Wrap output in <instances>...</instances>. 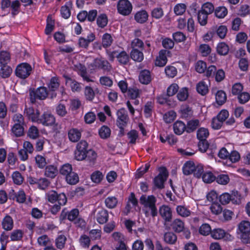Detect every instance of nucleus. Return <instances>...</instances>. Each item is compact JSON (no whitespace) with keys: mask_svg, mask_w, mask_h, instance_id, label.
Masks as SVG:
<instances>
[{"mask_svg":"<svg viewBox=\"0 0 250 250\" xmlns=\"http://www.w3.org/2000/svg\"><path fill=\"white\" fill-rule=\"evenodd\" d=\"M12 132L17 137H20L23 134V128L22 125L14 124L12 129Z\"/></svg>","mask_w":250,"mask_h":250,"instance_id":"55","label":"nucleus"},{"mask_svg":"<svg viewBox=\"0 0 250 250\" xmlns=\"http://www.w3.org/2000/svg\"><path fill=\"white\" fill-rule=\"evenodd\" d=\"M117 59L120 63L126 64L129 62V57L125 51H118Z\"/></svg>","mask_w":250,"mask_h":250,"instance_id":"30","label":"nucleus"},{"mask_svg":"<svg viewBox=\"0 0 250 250\" xmlns=\"http://www.w3.org/2000/svg\"><path fill=\"white\" fill-rule=\"evenodd\" d=\"M58 173V169L56 167L52 165L47 166L45 169V175L48 177L53 178Z\"/></svg>","mask_w":250,"mask_h":250,"instance_id":"27","label":"nucleus"},{"mask_svg":"<svg viewBox=\"0 0 250 250\" xmlns=\"http://www.w3.org/2000/svg\"><path fill=\"white\" fill-rule=\"evenodd\" d=\"M23 235V231L21 229H15L13 230L10 234V239L11 241H16L21 240Z\"/></svg>","mask_w":250,"mask_h":250,"instance_id":"37","label":"nucleus"},{"mask_svg":"<svg viewBox=\"0 0 250 250\" xmlns=\"http://www.w3.org/2000/svg\"><path fill=\"white\" fill-rule=\"evenodd\" d=\"M95 39V35L93 33H90L86 38L80 37L79 39L78 44L81 47L86 48L89 43Z\"/></svg>","mask_w":250,"mask_h":250,"instance_id":"13","label":"nucleus"},{"mask_svg":"<svg viewBox=\"0 0 250 250\" xmlns=\"http://www.w3.org/2000/svg\"><path fill=\"white\" fill-rule=\"evenodd\" d=\"M104 203L107 208H113L116 207L118 204V200L114 196H109L105 199Z\"/></svg>","mask_w":250,"mask_h":250,"instance_id":"35","label":"nucleus"},{"mask_svg":"<svg viewBox=\"0 0 250 250\" xmlns=\"http://www.w3.org/2000/svg\"><path fill=\"white\" fill-rule=\"evenodd\" d=\"M97 221L100 224H103L105 223L108 219V211L104 209L99 210L97 214Z\"/></svg>","mask_w":250,"mask_h":250,"instance_id":"18","label":"nucleus"},{"mask_svg":"<svg viewBox=\"0 0 250 250\" xmlns=\"http://www.w3.org/2000/svg\"><path fill=\"white\" fill-rule=\"evenodd\" d=\"M187 5L184 3H178L174 7V12L177 15H182L186 11Z\"/></svg>","mask_w":250,"mask_h":250,"instance_id":"42","label":"nucleus"},{"mask_svg":"<svg viewBox=\"0 0 250 250\" xmlns=\"http://www.w3.org/2000/svg\"><path fill=\"white\" fill-rule=\"evenodd\" d=\"M222 213V216L220 217V221L222 222H226L231 220L233 212L229 209H224L222 211H220Z\"/></svg>","mask_w":250,"mask_h":250,"instance_id":"22","label":"nucleus"},{"mask_svg":"<svg viewBox=\"0 0 250 250\" xmlns=\"http://www.w3.org/2000/svg\"><path fill=\"white\" fill-rule=\"evenodd\" d=\"M72 171V166L69 164H64L60 169V173L65 177Z\"/></svg>","mask_w":250,"mask_h":250,"instance_id":"44","label":"nucleus"},{"mask_svg":"<svg viewBox=\"0 0 250 250\" xmlns=\"http://www.w3.org/2000/svg\"><path fill=\"white\" fill-rule=\"evenodd\" d=\"M188 96V90L186 87L182 88L177 95L178 99L181 101H184L186 100Z\"/></svg>","mask_w":250,"mask_h":250,"instance_id":"54","label":"nucleus"},{"mask_svg":"<svg viewBox=\"0 0 250 250\" xmlns=\"http://www.w3.org/2000/svg\"><path fill=\"white\" fill-rule=\"evenodd\" d=\"M169 53V51L166 50H162L159 52V56L155 60V65L158 66L163 67L165 66L167 62V55Z\"/></svg>","mask_w":250,"mask_h":250,"instance_id":"12","label":"nucleus"},{"mask_svg":"<svg viewBox=\"0 0 250 250\" xmlns=\"http://www.w3.org/2000/svg\"><path fill=\"white\" fill-rule=\"evenodd\" d=\"M199 122L198 120H191L188 123L186 130L188 132H191L195 130L199 125Z\"/></svg>","mask_w":250,"mask_h":250,"instance_id":"51","label":"nucleus"},{"mask_svg":"<svg viewBox=\"0 0 250 250\" xmlns=\"http://www.w3.org/2000/svg\"><path fill=\"white\" fill-rule=\"evenodd\" d=\"M165 73L168 77L173 78L177 74V69L173 66H167L165 68Z\"/></svg>","mask_w":250,"mask_h":250,"instance_id":"63","label":"nucleus"},{"mask_svg":"<svg viewBox=\"0 0 250 250\" xmlns=\"http://www.w3.org/2000/svg\"><path fill=\"white\" fill-rule=\"evenodd\" d=\"M12 72V68L6 65L2 64L0 71V75L3 78H6L10 76Z\"/></svg>","mask_w":250,"mask_h":250,"instance_id":"39","label":"nucleus"},{"mask_svg":"<svg viewBox=\"0 0 250 250\" xmlns=\"http://www.w3.org/2000/svg\"><path fill=\"white\" fill-rule=\"evenodd\" d=\"M79 243L82 247L88 248L90 244V238L86 235H83L79 238Z\"/></svg>","mask_w":250,"mask_h":250,"instance_id":"52","label":"nucleus"},{"mask_svg":"<svg viewBox=\"0 0 250 250\" xmlns=\"http://www.w3.org/2000/svg\"><path fill=\"white\" fill-rule=\"evenodd\" d=\"M238 228L241 233L249 232L250 231V222L247 221H243L239 224Z\"/></svg>","mask_w":250,"mask_h":250,"instance_id":"48","label":"nucleus"},{"mask_svg":"<svg viewBox=\"0 0 250 250\" xmlns=\"http://www.w3.org/2000/svg\"><path fill=\"white\" fill-rule=\"evenodd\" d=\"M140 204L143 206L142 210L146 217H154L157 215L156 206V198L153 195H142L140 198Z\"/></svg>","mask_w":250,"mask_h":250,"instance_id":"1","label":"nucleus"},{"mask_svg":"<svg viewBox=\"0 0 250 250\" xmlns=\"http://www.w3.org/2000/svg\"><path fill=\"white\" fill-rule=\"evenodd\" d=\"M66 241V237L65 235L61 234L58 236L55 240V245L56 247L60 250L64 248Z\"/></svg>","mask_w":250,"mask_h":250,"instance_id":"31","label":"nucleus"},{"mask_svg":"<svg viewBox=\"0 0 250 250\" xmlns=\"http://www.w3.org/2000/svg\"><path fill=\"white\" fill-rule=\"evenodd\" d=\"M56 111L57 114L61 117L65 116L67 113L65 105L62 103L57 106Z\"/></svg>","mask_w":250,"mask_h":250,"instance_id":"59","label":"nucleus"},{"mask_svg":"<svg viewBox=\"0 0 250 250\" xmlns=\"http://www.w3.org/2000/svg\"><path fill=\"white\" fill-rule=\"evenodd\" d=\"M130 57L134 61L141 62L144 59V54L137 49H132L130 53Z\"/></svg>","mask_w":250,"mask_h":250,"instance_id":"23","label":"nucleus"},{"mask_svg":"<svg viewBox=\"0 0 250 250\" xmlns=\"http://www.w3.org/2000/svg\"><path fill=\"white\" fill-rule=\"evenodd\" d=\"M209 134L208 129L204 127L200 128L197 131V137L199 140H207Z\"/></svg>","mask_w":250,"mask_h":250,"instance_id":"29","label":"nucleus"},{"mask_svg":"<svg viewBox=\"0 0 250 250\" xmlns=\"http://www.w3.org/2000/svg\"><path fill=\"white\" fill-rule=\"evenodd\" d=\"M177 213L182 217H188L190 214V211L184 206H178L176 208Z\"/></svg>","mask_w":250,"mask_h":250,"instance_id":"45","label":"nucleus"},{"mask_svg":"<svg viewBox=\"0 0 250 250\" xmlns=\"http://www.w3.org/2000/svg\"><path fill=\"white\" fill-rule=\"evenodd\" d=\"M111 133L110 129L106 126H102L99 130V134L102 139H106L108 138Z\"/></svg>","mask_w":250,"mask_h":250,"instance_id":"40","label":"nucleus"},{"mask_svg":"<svg viewBox=\"0 0 250 250\" xmlns=\"http://www.w3.org/2000/svg\"><path fill=\"white\" fill-rule=\"evenodd\" d=\"M72 3L70 2H67L64 6H62L61 9V13L63 18L68 19L70 16V9Z\"/></svg>","mask_w":250,"mask_h":250,"instance_id":"25","label":"nucleus"},{"mask_svg":"<svg viewBox=\"0 0 250 250\" xmlns=\"http://www.w3.org/2000/svg\"><path fill=\"white\" fill-rule=\"evenodd\" d=\"M10 54L6 51H2L0 54V62L2 64H7L10 61Z\"/></svg>","mask_w":250,"mask_h":250,"instance_id":"64","label":"nucleus"},{"mask_svg":"<svg viewBox=\"0 0 250 250\" xmlns=\"http://www.w3.org/2000/svg\"><path fill=\"white\" fill-rule=\"evenodd\" d=\"M208 15L202 12L200 10L198 12V20L199 23L202 26H204L207 23Z\"/></svg>","mask_w":250,"mask_h":250,"instance_id":"49","label":"nucleus"},{"mask_svg":"<svg viewBox=\"0 0 250 250\" xmlns=\"http://www.w3.org/2000/svg\"><path fill=\"white\" fill-rule=\"evenodd\" d=\"M65 177L66 182L72 185L76 184L79 181V178L78 174L73 171L69 173Z\"/></svg>","mask_w":250,"mask_h":250,"instance_id":"26","label":"nucleus"},{"mask_svg":"<svg viewBox=\"0 0 250 250\" xmlns=\"http://www.w3.org/2000/svg\"><path fill=\"white\" fill-rule=\"evenodd\" d=\"M36 165L40 168H43L47 163L45 158L42 155H38L35 157Z\"/></svg>","mask_w":250,"mask_h":250,"instance_id":"56","label":"nucleus"},{"mask_svg":"<svg viewBox=\"0 0 250 250\" xmlns=\"http://www.w3.org/2000/svg\"><path fill=\"white\" fill-rule=\"evenodd\" d=\"M207 69L206 63L202 61H198L195 64V69L199 73H204Z\"/></svg>","mask_w":250,"mask_h":250,"instance_id":"61","label":"nucleus"},{"mask_svg":"<svg viewBox=\"0 0 250 250\" xmlns=\"http://www.w3.org/2000/svg\"><path fill=\"white\" fill-rule=\"evenodd\" d=\"M208 200L211 203H219L217 193L214 191H211L207 196Z\"/></svg>","mask_w":250,"mask_h":250,"instance_id":"60","label":"nucleus"},{"mask_svg":"<svg viewBox=\"0 0 250 250\" xmlns=\"http://www.w3.org/2000/svg\"><path fill=\"white\" fill-rule=\"evenodd\" d=\"M176 117V114L174 111H169L164 115V120L167 123L173 121Z\"/></svg>","mask_w":250,"mask_h":250,"instance_id":"53","label":"nucleus"},{"mask_svg":"<svg viewBox=\"0 0 250 250\" xmlns=\"http://www.w3.org/2000/svg\"><path fill=\"white\" fill-rule=\"evenodd\" d=\"M186 129L185 124L181 121H177L173 125V130L177 135L182 134Z\"/></svg>","mask_w":250,"mask_h":250,"instance_id":"21","label":"nucleus"},{"mask_svg":"<svg viewBox=\"0 0 250 250\" xmlns=\"http://www.w3.org/2000/svg\"><path fill=\"white\" fill-rule=\"evenodd\" d=\"M204 172L203 166L201 164L195 165V168L193 172L194 176L198 178L202 176Z\"/></svg>","mask_w":250,"mask_h":250,"instance_id":"62","label":"nucleus"},{"mask_svg":"<svg viewBox=\"0 0 250 250\" xmlns=\"http://www.w3.org/2000/svg\"><path fill=\"white\" fill-rule=\"evenodd\" d=\"M28 136L32 139H36L39 135V131L37 127L34 125L31 126L28 131Z\"/></svg>","mask_w":250,"mask_h":250,"instance_id":"57","label":"nucleus"},{"mask_svg":"<svg viewBox=\"0 0 250 250\" xmlns=\"http://www.w3.org/2000/svg\"><path fill=\"white\" fill-rule=\"evenodd\" d=\"M168 176V172L165 167L159 169V173L154 179L155 186L159 188H164V184Z\"/></svg>","mask_w":250,"mask_h":250,"instance_id":"6","label":"nucleus"},{"mask_svg":"<svg viewBox=\"0 0 250 250\" xmlns=\"http://www.w3.org/2000/svg\"><path fill=\"white\" fill-rule=\"evenodd\" d=\"M32 68L27 63H22L18 65L16 69V76L21 79H25L31 73Z\"/></svg>","mask_w":250,"mask_h":250,"instance_id":"4","label":"nucleus"},{"mask_svg":"<svg viewBox=\"0 0 250 250\" xmlns=\"http://www.w3.org/2000/svg\"><path fill=\"white\" fill-rule=\"evenodd\" d=\"M195 166V165L192 162L189 161L186 162L183 167L184 174L188 175L193 173Z\"/></svg>","mask_w":250,"mask_h":250,"instance_id":"24","label":"nucleus"},{"mask_svg":"<svg viewBox=\"0 0 250 250\" xmlns=\"http://www.w3.org/2000/svg\"><path fill=\"white\" fill-rule=\"evenodd\" d=\"M200 10L206 14L209 15L214 11V7L211 3L206 2L202 5Z\"/></svg>","mask_w":250,"mask_h":250,"instance_id":"47","label":"nucleus"},{"mask_svg":"<svg viewBox=\"0 0 250 250\" xmlns=\"http://www.w3.org/2000/svg\"><path fill=\"white\" fill-rule=\"evenodd\" d=\"M117 125L121 129L126 126L128 121V117L125 108H121L117 112Z\"/></svg>","mask_w":250,"mask_h":250,"instance_id":"7","label":"nucleus"},{"mask_svg":"<svg viewBox=\"0 0 250 250\" xmlns=\"http://www.w3.org/2000/svg\"><path fill=\"white\" fill-rule=\"evenodd\" d=\"M48 95L47 89L44 87H40L38 88L35 93V96L36 98L41 100H43L45 99Z\"/></svg>","mask_w":250,"mask_h":250,"instance_id":"32","label":"nucleus"},{"mask_svg":"<svg viewBox=\"0 0 250 250\" xmlns=\"http://www.w3.org/2000/svg\"><path fill=\"white\" fill-rule=\"evenodd\" d=\"M202 178L204 183H211L215 180L216 177L211 172L207 171L203 174Z\"/></svg>","mask_w":250,"mask_h":250,"instance_id":"38","label":"nucleus"},{"mask_svg":"<svg viewBox=\"0 0 250 250\" xmlns=\"http://www.w3.org/2000/svg\"><path fill=\"white\" fill-rule=\"evenodd\" d=\"M113 42V39L110 34L105 33L102 37V44L104 47H107L111 45Z\"/></svg>","mask_w":250,"mask_h":250,"instance_id":"43","label":"nucleus"},{"mask_svg":"<svg viewBox=\"0 0 250 250\" xmlns=\"http://www.w3.org/2000/svg\"><path fill=\"white\" fill-rule=\"evenodd\" d=\"M100 83L105 87H110L113 84V81L109 77L102 76L99 79Z\"/></svg>","mask_w":250,"mask_h":250,"instance_id":"41","label":"nucleus"},{"mask_svg":"<svg viewBox=\"0 0 250 250\" xmlns=\"http://www.w3.org/2000/svg\"><path fill=\"white\" fill-rule=\"evenodd\" d=\"M231 201L233 204H239L240 203V197L237 196L236 198L233 197V196L228 193H223L220 195V203L222 205H226L230 201Z\"/></svg>","mask_w":250,"mask_h":250,"instance_id":"10","label":"nucleus"},{"mask_svg":"<svg viewBox=\"0 0 250 250\" xmlns=\"http://www.w3.org/2000/svg\"><path fill=\"white\" fill-rule=\"evenodd\" d=\"M132 6L128 0H120L117 4L118 12L121 15L127 16L130 14Z\"/></svg>","mask_w":250,"mask_h":250,"instance_id":"5","label":"nucleus"},{"mask_svg":"<svg viewBox=\"0 0 250 250\" xmlns=\"http://www.w3.org/2000/svg\"><path fill=\"white\" fill-rule=\"evenodd\" d=\"M164 241L169 244H174L177 240V236L173 232H168L165 234Z\"/></svg>","mask_w":250,"mask_h":250,"instance_id":"36","label":"nucleus"},{"mask_svg":"<svg viewBox=\"0 0 250 250\" xmlns=\"http://www.w3.org/2000/svg\"><path fill=\"white\" fill-rule=\"evenodd\" d=\"M96 22L98 27L102 28L105 27L108 23L107 15L104 13L99 14L97 18Z\"/></svg>","mask_w":250,"mask_h":250,"instance_id":"20","label":"nucleus"},{"mask_svg":"<svg viewBox=\"0 0 250 250\" xmlns=\"http://www.w3.org/2000/svg\"><path fill=\"white\" fill-rule=\"evenodd\" d=\"M199 52L204 57L207 56L211 52V48L206 44H202L200 45Z\"/></svg>","mask_w":250,"mask_h":250,"instance_id":"50","label":"nucleus"},{"mask_svg":"<svg viewBox=\"0 0 250 250\" xmlns=\"http://www.w3.org/2000/svg\"><path fill=\"white\" fill-rule=\"evenodd\" d=\"M197 92L202 95H206L208 92V85L204 81L200 82L196 86Z\"/></svg>","mask_w":250,"mask_h":250,"instance_id":"33","label":"nucleus"},{"mask_svg":"<svg viewBox=\"0 0 250 250\" xmlns=\"http://www.w3.org/2000/svg\"><path fill=\"white\" fill-rule=\"evenodd\" d=\"M14 183L16 185H21L23 181L24 178L20 172L15 171L12 175Z\"/></svg>","mask_w":250,"mask_h":250,"instance_id":"46","label":"nucleus"},{"mask_svg":"<svg viewBox=\"0 0 250 250\" xmlns=\"http://www.w3.org/2000/svg\"><path fill=\"white\" fill-rule=\"evenodd\" d=\"M139 81L143 84H148L151 81L150 72L146 70L142 71L139 75Z\"/></svg>","mask_w":250,"mask_h":250,"instance_id":"16","label":"nucleus"},{"mask_svg":"<svg viewBox=\"0 0 250 250\" xmlns=\"http://www.w3.org/2000/svg\"><path fill=\"white\" fill-rule=\"evenodd\" d=\"M148 14L146 10H142L136 12L134 16L135 21L140 23L145 22L148 19Z\"/></svg>","mask_w":250,"mask_h":250,"instance_id":"15","label":"nucleus"},{"mask_svg":"<svg viewBox=\"0 0 250 250\" xmlns=\"http://www.w3.org/2000/svg\"><path fill=\"white\" fill-rule=\"evenodd\" d=\"M54 116L49 112H44L40 117L38 123L44 126H51L55 124Z\"/></svg>","mask_w":250,"mask_h":250,"instance_id":"9","label":"nucleus"},{"mask_svg":"<svg viewBox=\"0 0 250 250\" xmlns=\"http://www.w3.org/2000/svg\"><path fill=\"white\" fill-rule=\"evenodd\" d=\"M45 198L49 202L54 203L58 201L60 205H64L67 202V198L64 193L58 194L55 190H50L45 194Z\"/></svg>","mask_w":250,"mask_h":250,"instance_id":"3","label":"nucleus"},{"mask_svg":"<svg viewBox=\"0 0 250 250\" xmlns=\"http://www.w3.org/2000/svg\"><path fill=\"white\" fill-rule=\"evenodd\" d=\"M54 28V21L51 18L48 17L47 24L45 29V33L47 35L50 34Z\"/></svg>","mask_w":250,"mask_h":250,"instance_id":"58","label":"nucleus"},{"mask_svg":"<svg viewBox=\"0 0 250 250\" xmlns=\"http://www.w3.org/2000/svg\"><path fill=\"white\" fill-rule=\"evenodd\" d=\"M171 226L173 230L176 232L182 231L185 228L184 222L179 219L174 220L171 224Z\"/></svg>","mask_w":250,"mask_h":250,"instance_id":"19","label":"nucleus"},{"mask_svg":"<svg viewBox=\"0 0 250 250\" xmlns=\"http://www.w3.org/2000/svg\"><path fill=\"white\" fill-rule=\"evenodd\" d=\"M1 226L3 229L9 231L12 229L14 227V221L12 218L9 215H6L2 219Z\"/></svg>","mask_w":250,"mask_h":250,"instance_id":"14","label":"nucleus"},{"mask_svg":"<svg viewBox=\"0 0 250 250\" xmlns=\"http://www.w3.org/2000/svg\"><path fill=\"white\" fill-rule=\"evenodd\" d=\"M88 68L91 71L102 69L109 71L111 68V66L107 61L100 57L95 59L93 62L88 65Z\"/></svg>","mask_w":250,"mask_h":250,"instance_id":"2","label":"nucleus"},{"mask_svg":"<svg viewBox=\"0 0 250 250\" xmlns=\"http://www.w3.org/2000/svg\"><path fill=\"white\" fill-rule=\"evenodd\" d=\"M159 213L164 220L165 224L171 222L172 217V211L169 207L165 205L160 206L159 208Z\"/></svg>","mask_w":250,"mask_h":250,"instance_id":"8","label":"nucleus"},{"mask_svg":"<svg viewBox=\"0 0 250 250\" xmlns=\"http://www.w3.org/2000/svg\"><path fill=\"white\" fill-rule=\"evenodd\" d=\"M66 83L70 85L73 91H79L81 89L80 84L76 81L68 77H65Z\"/></svg>","mask_w":250,"mask_h":250,"instance_id":"28","label":"nucleus"},{"mask_svg":"<svg viewBox=\"0 0 250 250\" xmlns=\"http://www.w3.org/2000/svg\"><path fill=\"white\" fill-rule=\"evenodd\" d=\"M68 135L71 142H76L81 138V132L78 129L71 128L69 130Z\"/></svg>","mask_w":250,"mask_h":250,"instance_id":"17","label":"nucleus"},{"mask_svg":"<svg viewBox=\"0 0 250 250\" xmlns=\"http://www.w3.org/2000/svg\"><path fill=\"white\" fill-rule=\"evenodd\" d=\"M25 113L32 122L38 123L40 117L39 110L35 109L33 107H28L25 109Z\"/></svg>","mask_w":250,"mask_h":250,"instance_id":"11","label":"nucleus"},{"mask_svg":"<svg viewBox=\"0 0 250 250\" xmlns=\"http://www.w3.org/2000/svg\"><path fill=\"white\" fill-rule=\"evenodd\" d=\"M37 243L40 247H46L51 244V241L46 235H42L37 239Z\"/></svg>","mask_w":250,"mask_h":250,"instance_id":"34","label":"nucleus"}]
</instances>
